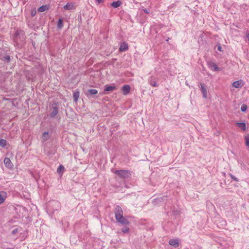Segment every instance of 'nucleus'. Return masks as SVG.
<instances>
[{"label":"nucleus","mask_w":249,"mask_h":249,"mask_svg":"<svg viewBox=\"0 0 249 249\" xmlns=\"http://www.w3.org/2000/svg\"><path fill=\"white\" fill-rule=\"evenodd\" d=\"M114 174L121 178H128L131 174L129 171L126 170H118L114 172Z\"/></svg>","instance_id":"f257e3e1"},{"label":"nucleus","mask_w":249,"mask_h":249,"mask_svg":"<svg viewBox=\"0 0 249 249\" xmlns=\"http://www.w3.org/2000/svg\"><path fill=\"white\" fill-rule=\"evenodd\" d=\"M114 213L115 215L116 219L121 218V216L123 215V211L122 208L119 206H117L114 209Z\"/></svg>","instance_id":"f03ea898"},{"label":"nucleus","mask_w":249,"mask_h":249,"mask_svg":"<svg viewBox=\"0 0 249 249\" xmlns=\"http://www.w3.org/2000/svg\"><path fill=\"white\" fill-rule=\"evenodd\" d=\"M244 85V82L242 80H239L233 82L231 86L233 88L236 89L241 88Z\"/></svg>","instance_id":"7ed1b4c3"},{"label":"nucleus","mask_w":249,"mask_h":249,"mask_svg":"<svg viewBox=\"0 0 249 249\" xmlns=\"http://www.w3.org/2000/svg\"><path fill=\"white\" fill-rule=\"evenodd\" d=\"M76 5L74 2H69L64 6L63 8L66 10H72L76 8Z\"/></svg>","instance_id":"20e7f679"},{"label":"nucleus","mask_w":249,"mask_h":249,"mask_svg":"<svg viewBox=\"0 0 249 249\" xmlns=\"http://www.w3.org/2000/svg\"><path fill=\"white\" fill-rule=\"evenodd\" d=\"M50 135L48 132H44L41 137V142L44 145H46V142L49 139Z\"/></svg>","instance_id":"39448f33"},{"label":"nucleus","mask_w":249,"mask_h":249,"mask_svg":"<svg viewBox=\"0 0 249 249\" xmlns=\"http://www.w3.org/2000/svg\"><path fill=\"white\" fill-rule=\"evenodd\" d=\"M7 197V194L4 191L0 192V205L3 203Z\"/></svg>","instance_id":"423d86ee"},{"label":"nucleus","mask_w":249,"mask_h":249,"mask_svg":"<svg viewBox=\"0 0 249 249\" xmlns=\"http://www.w3.org/2000/svg\"><path fill=\"white\" fill-rule=\"evenodd\" d=\"M98 93V91L95 89H89L85 92L86 95L89 97L92 95H95Z\"/></svg>","instance_id":"0eeeda50"},{"label":"nucleus","mask_w":249,"mask_h":249,"mask_svg":"<svg viewBox=\"0 0 249 249\" xmlns=\"http://www.w3.org/2000/svg\"><path fill=\"white\" fill-rule=\"evenodd\" d=\"M117 222L124 224V225H129V221L123 217V215L121 216V218H118L116 219Z\"/></svg>","instance_id":"6e6552de"},{"label":"nucleus","mask_w":249,"mask_h":249,"mask_svg":"<svg viewBox=\"0 0 249 249\" xmlns=\"http://www.w3.org/2000/svg\"><path fill=\"white\" fill-rule=\"evenodd\" d=\"M148 82L149 84L153 87H157L159 86V84L157 83L156 78L154 77H151L148 80Z\"/></svg>","instance_id":"1a4fd4ad"},{"label":"nucleus","mask_w":249,"mask_h":249,"mask_svg":"<svg viewBox=\"0 0 249 249\" xmlns=\"http://www.w3.org/2000/svg\"><path fill=\"white\" fill-rule=\"evenodd\" d=\"M4 162L6 167L9 168H12L13 167V164L9 158L6 157L4 160Z\"/></svg>","instance_id":"9d476101"},{"label":"nucleus","mask_w":249,"mask_h":249,"mask_svg":"<svg viewBox=\"0 0 249 249\" xmlns=\"http://www.w3.org/2000/svg\"><path fill=\"white\" fill-rule=\"evenodd\" d=\"M53 111L50 114V117L51 118H54L57 114L58 112V108L56 106H53Z\"/></svg>","instance_id":"9b49d317"},{"label":"nucleus","mask_w":249,"mask_h":249,"mask_svg":"<svg viewBox=\"0 0 249 249\" xmlns=\"http://www.w3.org/2000/svg\"><path fill=\"white\" fill-rule=\"evenodd\" d=\"M122 90L124 95H127L130 91V86L128 85H124L123 86Z\"/></svg>","instance_id":"f8f14e48"},{"label":"nucleus","mask_w":249,"mask_h":249,"mask_svg":"<svg viewBox=\"0 0 249 249\" xmlns=\"http://www.w3.org/2000/svg\"><path fill=\"white\" fill-rule=\"evenodd\" d=\"M200 88L203 97L204 98H206L207 97V91L206 88L203 84H200Z\"/></svg>","instance_id":"ddd939ff"},{"label":"nucleus","mask_w":249,"mask_h":249,"mask_svg":"<svg viewBox=\"0 0 249 249\" xmlns=\"http://www.w3.org/2000/svg\"><path fill=\"white\" fill-rule=\"evenodd\" d=\"M169 244L170 245L177 248L179 246L178 241L177 239H171L169 241Z\"/></svg>","instance_id":"4468645a"},{"label":"nucleus","mask_w":249,"mask_h":249,"mask_svg":"<svg viewBox=\"0 0 249 249\" xmlns=\"http://www.w3.org/2000/svg\"><path fill=\"white\" fill-rule=\"evenodd\" d=\"M128 49V45L127 43L125 42H123L121 44V46L119 48V51L120 52H124Z\"/></svg>","instance_id":"2eb2a0df"},{"label":"nucleus","mask_w":249,"mask_h":249,"mask_svg":"<svg viewBox=\"0 0 249 249\" xmlns=\"http://www.w3.org/2000/svg\"><path fill=\"white\" fill-rule=\"evenodd\" d=\"M209 66L211 68H213L214 71H218L220 70V68L218 67L214 63H210L209 64Z\"/></svg>","instance_id":"dca6fc26"},{"label":"nucleus","mask_w":249,"mask_h":249,"mask_svg":"<svg viewBox=\"0 0 249 249\" xmlns=\"http://www.w3.org/2000/svg\"><path fill=\"white\" fill-rule=\"evenodd\" d=\"M236 124L243 130L246 129V124L245 123H236Z\"/></svg>","instance_id":"f3484780"},{"label":"nucleus","mask_w":249,"mask_h":249,"mask_svg":"<svg viewBox=\"0 0 249 249\" xmlns=\"http://www.w3.org/2000/svg\"><path fill=\"white\" fill-rule=\"evenodd\" d=\"M64 169H65V168L63 166V165L61 164L59 166V167H58L57 169V173L60 175L61 176L62 175V174H63L64 173Z\"/></svg>","instance_id":"a211bd4d"},{"label":"nucleus","mask_w":249,"mask_h":249,"mask_svg":"<svg viewBox=\"0 0 249 249\" xmlns=\"http://www.w3.org/2000/svg\"><path fill=\"white\" fill-rule=\"evenodd\" d=\"M80 93L78 91H75L73 94V100L77 102L79 98Z\"/></svg>","instance_id":"6ab92c4d"},{"label":"nucleus","mask_w":249,"mask_h":249,"mask_svg":"<svg viewBox=\"0 0 249 249\" xmlns=\"http://www.w3.org/2000/svg\"><path fill=\"white\" fill-rule=\"evenodd\" d=\"M121 1L117 0L116 1H113L111 3V6L115 8H117L121 5Z\"/></svg>","instance_id":"aec40b11"},{"label":"nucleus","mask_w":249,"mask_h":249,"mask_svg":"<svg viewBox=\"0 0 249 249\" xmlns=\"http://www.w3.org/2000/svg\"><path fill=\"white\" fill-rule=\"evenodd\" d=\"M48 8V6L47 5H42V6H40L38 8V11H39L40 12H44L46 10H47Z\"/></svg>","instance_id":"412c9836"},{"label":"nucleus","mask_w":249,"mask_h":249,"mask_svg":"<svg viewBox=\"0 0 249 249\" xmlns=\"http://www.w3.org/2000/svg\"><path fill=\"white\" fill-rule=\"evenodd\" d=\"M7 144V141L4 139L0 140V146L2 147H5Z\"/></svg>","instance_id":"4be33fe9"},{"label":"nucleus","mask_w":249,"mask_h":249,"mask_svg":"<svg viewBox=\"0 0 249 249\" xmlns=\"http://www.w3.org/2000/svg\"><path fill=\"white\" fill-rule=\"evenodd\" d=\"M115 89V87L108 86L106 87L105 90V91H109L113 90Z\"/></svg>","instance_id":"5701e85b"},{"label":"nucleus","mask_w":249,"mask_h":249,"mask_svg":"<svg viewBox=\"0 0 249 249\" xmlns=\"http://www.w3.org/2000/svg\"><path fill=\"white\" fill-rule=\"evenodd\" d=\"M51 204H52V205L56 206L57 208L56 209V210H57L58 209H59L60 207V204L58 201H53L51 202Z\"/></svg>","instance_id":"b1692460"},{"label":"nucleus","mask_w":249,"mask_h":249,"mask_svg":"<svg viewBox=\"0 0 249 249\" xmlns=\"http://www.w3.org/2000/svg\"><path fill=\"white\" fill-rule=\"evenodd\" d=\"M63 25V20L62 19L60 18L58 19L57 23V27L59 29H61Z\"/></svg>","instance_id":"393cba45"},{"label":"nucleus","mask_w":249,"mask_h":249,"mask_svg":"<svg viewBox=\"0 0 249 249\" xmlns=\"http://www.w3.org/2000/svg\"><path fill=\"white\" fill-rule=\"evenodd\" d=\"M247 109V106L245 104H243L241 107V110L242 111L244 112L246 111Z\"/></svg>","instance_id":"a878e982"},{"label":"nucleus","mask_w":249,"mask_h":249,"mask_svg":"<svg viewBox=\"0 0 249 249\" xmlns=\"http://www.w3.org/2000/svg\"><path fill=\"white\" fill-rule=\"evenodd\" d=\"M246 145L247 146H249V135L245 137Z\"/></svg>","instance_id":"bb28decb"},{"label":"nucleus","mask_w":249,"mask_h":249,"mask_svg":"<svg viewBox=\"0 0 249 249\" xmlns=\"http://www.w3.org/2000/svg\"><path fill=\"white\" fill-rule=\"evenodd\" d=\"M129 228L125 227L122 229V231L124 233H127L129 231Z\"/></svg>","instance_id":"cd10ccee"},{"label":"nucleus","mask_w":249,"mask_h":249,"mask_svg":"<svg viewBox=\"0 0 249 249\" xmlns=\"http://www.w3.org/2000/svg\"><path fill=\"white\" fill-rule=\"evenodd\" d=\"M20 34L23 35L22 32L21 31H18L16 32V37L15 38V40H17L18 36H19Z\"/></svg>","instance_id":"c85d7f7f"},{"label":"nucleus","mask_w":249,"mask_h":249,"mask_svg":"<svg viewBox=\"0 0 249 249\" xmlns=\"http://www.w3.org/2000/svg\"><path fill=\"white\" fill-rule=\"evenodd\" d=\"M4 59L6 61L9 62L10 60V57L9 56H5L4 57Z\"/></svg>","instance_id":"c756f323"},{"label":"nucleus","mask_w":249,"mask_h":249,"mask_svg":"<svg viewBox=\"0 0 249 249\" xmlns=\"http://www.w3.org/2000/svg\"><path fill=\"white\" fill-rule=\"evenodd\" d=\"M216 47H217V50L220 51V52H222V47L221 46V45L220 44H218L216 45Z\"/></svg>","instance_id":"7c9ffc66"},{"label":"nucleus","mask_w":249,"mask_h":249,"mask_svg":"<svg viewBox=\"0 0 249 249\" xmlns=\"http://www.w3.org/2000/svg\"><path fill=\"white\" fill-rule=\"evenodd\" d=\"M230 176L231 177V178L233 179L234 180L236 181H238V180L237 179V178H236L235 177V176H234L233 175H231V174H230Z\"/></svg>","instance_id":"2f4dec72"},{"label":"nucleus","mask_w":249,"mask_h":249,"mask_svg":"<svg viewBox=\"0 0 249 249\" xmlns=\"http://www.w3.org/2000/svg\"><path fill=\"white\" fill-rule=\"evenodd\" d=\"M160 199H162V198H156V199H154V202L155 203H157V202H158L160 201Z\"/></svg>","instance_id":"473e14b6"},{"label":"nucleus","mask_w":249,"mask_h":249,"mask_svg":"<svg viewBox=\"0 0 249 249\" xmlns=\"http://www.w3.org/2000/svg\"><path fill=\"white\" fill-rule=\"evenodd\" d=\"M95 1L98 4H100L103 2V0H95Z\"/></svg>","instance_id":"72a5a7b5"},{"label":"nucleus","mask_w":249,"mask_h":249,"mask_svg":"<svg viewBox=\"0 0 249 249\" xmlns=\"http://www.w3.org/2000/svg\"><path fill=\"white\" fill-rule=\"evenodd\" d=\"M246 38L249 41V33H247L246 34Z\"/></svg>","instance_id":"f704fd0d"},{"label":"nucleus","mask_w":249,"mask_h":249,"mask_svg":"<svg viewBox=\"0 0 249 249\" xmlns=\"http://www.w3.org/2000/svg\"><path fill=\"white\" fill-rule=\"evenodd\" d=\"M143 11L145 13H146V14H148L149 13V12L146 9H143Z\"/></svg>","instance_id":"c9c22d12"},{"label":"nucleus","mask_w":249,"mask_h":249,"mask_svg":"<svg viewBox=\"0 0 249 249\" xmlns=\"http://www.w3.org/2000/svg\"><path fill=\"white\" fill-rule=\"evenodd\" d=\"M14 248V246H12V247H10V248H8L7 249H13Z\"/></svg>","instance_id":"e433bc0d"},{"label":"nucleus","mask_w":249,"mask_h":249,"mask_svg":"<svg viewBox=\"0 0 249 249\" xmlns=\"http://www.w3.org/2000/svg\"><path fill=\"white\" fill-rule=\"evenodd\" d=\"M17 231V229L14 230L13 231V233H15Z\"/></svg>","instance_id":"4c0bfd02"},{"label":"nucleus","mask_w":249,"mask_h":249,"mask_svg":"<svg viewBox=\"0 0 249 249\" xmlns=\"http://www.w3.org/2000/svg\"><path fill=\"white\" fill-rule=\"evenodd\" d=\"M32 16H34V13H32Z\"/></svg>","instance_id":"58836bf2"},{"label":"nucleus","mask_w":249,"mask_h":249,"mask_svg":"<svg viewBox=\"0 0 249 249\" xmlns=\"http://www.w3.org/2000/svg\"><path fill=\"white\" fill-rule=\"evenodd\" d=\"M32 16H34V13H32Z\"/></svg>","instance_id":"ea45409f"}]
</instances>
